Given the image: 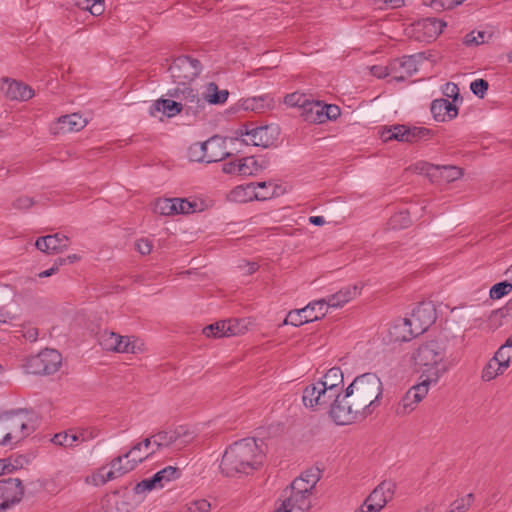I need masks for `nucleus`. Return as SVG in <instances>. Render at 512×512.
<instances>
[{"instance_id": "f257e3e1", "label": "nucleus", "mask_w": 512, "mask_h": 512, "mask_svg": "<svg viewBox=\"0 0 512 512\" xmlns=\"http://www.w3.org/2000/svg\"><path fill=\"white\" fill-rule=\"evenodd\" d=\"M383 384L375 373L357 376L344 391L345 409L337 410L338 417L348 424L370 416L381 404Z\"/></svg>"}, {"instance_id": "f03ea898", "label": "nucleus", "mask_w": 512, "mask_h": 512, "mask_svg": "<svg viewBox=\"0 0 512 512\" xmlns=\"http://www.w3.org/2000/svg\"><path fill=\"white\" fill-rule=\"evenodd\" d=\"M264 453L255 438H245L230 445L224 452L220 469L225 476L249 474L263 463Z\"/></svg>"}, {"instance_id": "7ed1b4c3", "label": "nucleus", "mask_w": 512, "mask_h": 512, "mask_svg": "<svg viewBox=\"0 0 512 512\" xmlns=\"http://www.w3.org/2000/svg\"><path fill=\"white\" fill-rule=\"evenodd\" d=\"M302 401L307 408L326 410L336 424L348 425V421L341 420L337 414V410L345 409L346 401L344 393L338 392L336 388L329 389L322 384H309L303 390Z\"/></svg>"}, {"instance_id": "20e7f679", "label": "nucleus", "mask_w": 512, "mask_h": 512, "mask_svg": "<svg viewBox=\"0 0 512 512\" xmlns=\"http://www.w3.org/2000/svg\"><path fill=\"white\" fill-rule=\"evenodd\" d=\"M445 357V347L435 340L420 344L412 355L415 365L422 371L421 377H430L434 381L448 370Z\"/></svg>"}, {"instance_id": "39448f33", "label": "nucleus", "mask_w": 512, "mask_h": 512, "mask_svg": "<svg viewBox=\"0 0 512 512\" xmlns=\"http://www.w3.org/2000/svg\"><path fill=\"white\" fill-rule=\"evenodd\" d=\"M31 415L24 409L0 413V445H13L35 430Z\"/></svg>"}, {"instance_id": "423d86ee", "label": "nucleus", "mask_w": 512, "mask_h": 512, "mask_svg": "<svg viewBox=\"0 0 512 512\" xmlns=\"http://www.w3.org/2000/svg\"><path fill=\"white\" fill-rule=\"evenodd\" d=\"M62 362L61 354L55 349H44L26 359L24 368L29 374L50 375L57 372Z\"/></svg>"}, {"instance_id": "0eeeda50", "label": "nucleus", "mask_w": 512, "mask_h": 512, "mask_svg": "<svg viewBox=\"0 0 512 512\" xmlns=\"http://www.w3.org/2000/svg\"><path fill=\"white\" fill-rule=\"evenodd\" d=\"M168 70L175 83L189 84L201 73L202 65L198 59L183 55L175 58Z\"/></svg>"}, {"instance_id": "6e6552de", "label": "nucleus", "mask_w": 512, "mask_h": 512, "mask_svg": "<svg viewBox=\"0 0 512 512\" xmlns=\"http://www.w3.org/2000/svg\"><path fill=\"white\" fill-rule=\"evenodd\" d=\"M325 305L326 300L321 299L309 303L302 309L290 311L287 314L284 323L291 324L294 326H301L305 323L316 321L325 316Z\"/></svg>"}, {"instance_id": "1a4fd4ad", "label": "nucleus", "mask_w": 512, "mask_h": 512, "mask_svg": "<svg viewBox=\"0 0 512 512\" xmlns=\"http://www.w3.org/2000/svg\"><path fill=\"white\" fill-rule=\"evenodd\" d=\"M153 445L155 446L154 453L163 448L169 447L173 444L184 446L192 439V434L184 426H179L174 430H160L152 435Z\"/></svg>"}, {"instance_id": "9d476101", "label": "nucleus", "mask_w": 512, "mask_h": 512, "mask_svg": "<svg viewBox=\"0 0 512 512\" xmlns=\"http://www.w3.org/2000/svg\"><path fill=\"white\" fill-rule=\"evenodd\" d=\"M408 319L414 328V335H421L435 322L436 310L431 303H421L413 309Z\"/></svg>"}, {"instance_id": "9b49d317", "label": "nucleus", "mask_w": 512, "mask_h": 512, "mask_svg": "<svg viewBox=\"0 0 512 512\" xmlns=\"http://www.w3.org/2000/svg\"><path fill=\"white\" fill-rule=\"evenodd\" d=\"M24 494L21 480L7 478L0 480V508L2 511L18 503Z\"/></svg>"}, {"instance_id": "f8f14e48", "label": "nucleus", "mask_w": 512, "mask_h": 512, "mask_svg": "<svg viewBox=\"0 0 512 512\" xmlns=\"http://www.w3.org/2000/svg\"><path fill=\"white\" fill-rule=\"evenodd\" d=\"M311 493H298L284 489L282 492V504L275 512H305L311 507L309 496Z\"/></svg>"}, {"instance_id": "ddd939ff", "label": "nucleus", "mask_w": 512, "mask_h": 512, "mask_svg": "<svg viewBox=\"0 0 512 512\" xmlns=\"http://www.w3.org/2000/svg\"><path fill=\"white\" fill-rule=\"evenodd\" d=\"M169 96L176 98L186 108V112L192 111L196 113L199 108L204 107L203 97L201 98L198 92L188 84L178 85L175 89L169 92Z\"/></svg>"}, {"instance_id": "4468645a", "label": "nucleus", "mask_w": 512, "mask_h": 512, "mask_svg": "<svg viewBox=\"0 0 512 512\" xmlns=\"http://www.w3.org/2000/svg\"><path fill=\"white\" fill-rule=\"evenodd\" d=\"M274 196V192H256L255 183H248L246 185H239L232 189L227 198L231 202L245 203L248 201L267 200Z\"/></svg>"}, {"instance_id": "2eb2a0df", "label": "nucleus", "mask_w": 512, "mask_h": 512, "mask_svg": "<svg viewBox=\"0 0 512 512\" xmlns=\"http://www.w3.org/2000/svg\"><path fill=\"white\" fill-rule=\"evenodd\" d=\"M35 246L46 254L61 253L68 248L69 238L60 233L42 236L36 240Z\"/></svg>"}, {"instance_id": "dca6fc26", "label": "nucleus", "mask_w": 512, "mask_h": 512, "mask_svg": "<svg viewBox=\"0 0 512 512\" xmlns=\"http://www.w3.org/2000/svg\"><path fill=\"white\" fill-rule=\"evenodd\" d=\"M392 484L382 482L379 484L365 500L364 507L373 511L379 512L392 497Z\"/></svg>"}, {"instance_id": "f3484780", "label": "nucleus", "mask_w": 512, "mask_h": 512, "mask_svg": "<svg viewBox=\"0 0 512 512\" xmlns=\"http://www.w3.org/2000/svg\"><path fill=\"white\" fill-rule=\"evenodd\" d=\"M206 149L207 163L218 162L230 155L226 150L225 139L215 135L204 142Z\"/></svg>"}, {"instance_id": "a211bd4d", "label": "nucleus", "mask_w": 512, "mask_h": 512, "mask_svg": "<svg viewBox=\"0 0 512 512\" xmlns=\"http://www.w3.org/2000/svg\"><path fill=\"white\" fill-rule=\"evenodd\" d=\"M431 113L438 122L451 120L458 115L457 107L447 99H435L431 103Z\"/></svg>"}, {"instance_id": "6ab92c4d", "label": "nucleus", "mask_w": 512, "mask_h": 512, "mask_svg": "<svg viewBox=\"0 0 512 512\" xmlns=\"http://www.w3.org/2000/svg\"><path fill=\"white\" fill-rule=\"evenodd\" d=\"M425 166H426L425 171L429 177H431V178L439 177L447 183L453 182V181L459 179L463 174L462 169L457 166H452V165L439 166V165H431V164H426Z\"/></svg>"}, {"instance_id": "aec40b11", "label": "nucleus", "mask_w": 512, "mask_h": 512, "mask_svg": "<svg viewBox=\"0 0 512 512\" xmlns=\"http://www.w3.org/2000/svg\"><path fill=\"white\" fill-rule=\"evenodd\" d=\"M154 454V451L147 452L144 456L135 457L133 456L131 459L125 458L123 456L115 457L111 462L110 466L119 476H122L132 470H134L139 463H142L144 460L148 459Z\"/></svg>"}, {"instance_id": "412c9836", "label": "nucleus", "mask_w": 512, "mask_h": 512, "mask_svg": "<svg viewBox=\"0 0 512 512\" xmlns=\"http://www.w3.org/2000/svg\"><path fill=\"white\" fill-rule=\"evenodd\" d=\"M241 135L246 136L243 139L246 145L266 148L273 143V138L269 135V128L267 126L246 130L245 133L241 132Z\"/></svg>"}, {"instance_id": "4be33fe9", "label": "nucleus", "mask_w": 512, "mask_h": 512, "mask_svg": "<svg viewBox=\"0 0 512 512\" xmlns=\"http://www.w3.org/2000/svg\"><path fill=\"white\" fill-rule=\"evenodd\" d=\"M87 124L86 119L77 113L70 115H64L58 118L57 125L55 127L56 133H69L77 132L83 129Z\"/></svg>"}, {"instance_id": "5701e85b", "label": "nucleus", "mask_w": 512, "mask_h": 512, "mask_svg": "<svg viewBox=\"0 0 512 512\" xmlns=\"http://www.w3.org/2000/svg\"><path fill=\"white\" fill-rule=\"evenodd\" d=\"M4 82L7 84L5 89V95L11 100L26 101L33 97V89L16 80L5 79Z\"/></svg>"}, {"instance_id": "b1692460", "label": "nucleus", "mask_w": 512, "mask_h": 512, "mask_svg": "<svg viewBox=\"0 0 512 512\" xmlns=\"http://www.w3.org/2000/svg\"><path fill=\"white\" fill-rule=\"evenodd\" d=\"M446 22L433 17L421 19L415 23L418 31H423L424 35L429 39L437 38L446 27Z\"/></svg>"}, {"instance_id": "393cba45", "label": "nucleus", "mask_w": 512, "mask_h": 512, "mask_svg": "<svg viewBox=\"0 0 512 512\" xmlns=\"http://www.w3.org/2000/svg\"><path fill=\"white\" fill-rule=\"evenodd\" d=\"M389 333L395 341L401 342L410 341L417 336L414 335V328L408 318L396 321L389 329Z\"/></svg>"}, {"instance_id": "a878e982", "label": "nucleus", "mask_w": 512, "mask_h": 512, "mask_svg": "<svg viewBox=\"0 0 512 512\" xmlns=\"http://www.w3.org/2000/svg\"><path fill=\"white\" fill-rule=\"evenodd\" d=\"M357 295V286L345 287L328 297L325 307L340 308Z\"/></svg>"}, {"instance_id": "bb28decb", "label": "nucleus", "mask_w": 512, "mask_h": 512, "mask_svg": "<svg viewBox=\"0 0 512 512\" xmlns=\"http://www.w3.org/2000/svg\"><path fill=\"white\" fill-rule=\"evenodd\" d=\"M183 109V104L178 101L170 99H159L151 107V115H155V112H162L168 117H173L180 113Z\"/></svg>"}, {"instance_id": "cd10ccee", "label": "nucleus", "mask_w": 512, "mask_h": 512, "mask_svg": "<svg viewBox=\"0 0 512 512\" xmlns=\"http://www.w3.org/2000/svg\"><path fill=\"white\" fill-rule=\"evenodd\" d=\"M314 384H322L329 389L336 388L338 392L343 391V374L340 368L333 367L327 371L323 378Z\"/></svg>"}, {"instance_id": "c85d7f7f", "label": "nucleus", "mask_w": 512, "mask_h": 512, "mask_svg": "<svg viewBox=\"0 0 512 512\" xmlns=\"http://www.w3.org/2000/svg\"><path fill=\"white\" fill-rule=\"evenodd\" d=\"M324 106L320 102H310L306 104L305 110L302 111L301 116L306 122L309 123H323L325 122Z\"/></svg>"}, {"instance_id": "c756f323", "label": "nucleus", "mask_w": 512, "mask_h": 512, "mask_svg": "<svg viewBox=\"0 0 512 512\" xmlns=\"http://www.w3.org/2000/svg\"><path fill=\"white\" fill-rule=\"evenodd\" d=\"M408 126L402 124H396L389 128H384L381 133V138L384 142L391 140H397L400 142H409L407 135Z\"/></svg>"}, {"instance_id": "7c9ffc66", "label": "nucleus", "mask_w": 512, "mask_h": 512, "mask_svg": "<svg viewBox=\"0 0 512 512\" xmlns=\"http://www.w3.org/2000/svg\"><path fill=\"white\" fill-rule=\"evenodd\" d=\"M228 95L227 90H219L218 86L214 82H211L207 86L203 101L204 103L209 102L210 104H223L226 102Z\"/></svg>"}, {"instance_id": "2f4dec72", "label": "nucleus", "mask_w": 512, "mask_h": 512, "mask_svg": "<svg viewBox=\"0 0 512 512\" xmlns=\"http://www.w3.org/2000/svg\"><path fill=\"white\" fill-rule=\"evenodd\" d=\"M181 476V470L174 466H167L162 470L155 473L152 477L159 485L158 488L164 487V485L170 481L176 480Z\"/></svg>"}, {"instance_id": "473e14b6", "label": "nucleus", "mask_w": 512, "mask_h": 512, "mask_svg": "<svg viewBox=\"0 0 512 512\" xmlns=\"http://www.w3.org/2000/svg\"><path fill=\"white\" fill-rule=\"evenodd\" d=\"M202 332L206 337L220 338L230 337L235 330L226 328V321H218L204 327Z\"/></svg>"}, {"instance_id": "72a5a7b5", "label": "nucleus", "mask_w": 512, "mask_h": 512, "mask_svg": "<svg viewBox=\"0 0 512 512\" xmlns=\"http://www.w3.org/2000/svg\"><path fill=\"white\" fill-rule=\"evenodd\" d=\"M122 336L111 331H103L99 336V344L106 351L117 352Z\"/></svg>"}, {"instance_id": "f704fd0d", "label": "nucleus", "mask_w": 512, "mask_h": 512, "mask_svg": "<svg viewBox=\"0 0 512 512\" xmlns=\"http://www.w3.org/2000/svg\"><path fill=\"white\" fill-rule=\"evenodd\" d=\"M505 370V368H502L501 363L497 362L492 357L483 368L481 379L486 382L491 381L495 379L498 375L503 374Z\"/></svg>"}, {"instance_id": "c9c22d12", "label": "nucleus", "mask_w": 512, "mask_h": 512, "mask_svg": "<svg viewBox=\"0 0 512 512\" xmlns=\"http://www.w3.org/2000/svg\"><path fill=\"white\" fill-rule=\"evenodd\" d=\"M420 397L415 395V393L409 389L404 397L402 398L399 406L397 408L398 413H408L414 410L415 405L420 402Z\"/></svg>"}, {"instance_id": "e433bc0d", "label": "nucleus", "mask_w": 512, "mask_h": 512, "mask_svg": "<svg viewBox=\"0 0 512 512\" xmlns=\"http://www.w3.org/2000/svg\"><path fill=\"white\" fill-rule=\"evenodd\" d=\"M512 345L508 344V339L505 341V343L496 351L493 358L501 363L502 368L507 369L510 366V362L512 359V352H511Z\"/></svg>"}, {"instance_id": "4c0bfd02", "label": "nucleus", "mask_w": 512, "mask_h": 512, "mask_svg": "<svg viewBox=\"0 0 512 512\" xmlns=\"http://www.w3.org/2000/svg\"><path fill=\"white\" fill-rule=\"evenodd\" d=\"M512 291V283L505 280L494 284L489 291V296L493 300L501 299Z\"/></svg>"}, {"instance_id": "58836bf2", "label": "nucleus", "mask_w": 512, "mask_h": 512, "mask_svg": "<svg viewBox=\"0 0 512 512\" xmlns=\"http://www.w3.org/2000/svg\"><path fill=\"white\" fill-rule=\"evenodd\" d=\"M241 170V175L250 176L255 175L258 171L262 170V165H259L257 160L254 157H246L241 159V164L239 166Z\"/></svg>"}, {"instance_id": "ea45409f", "label": "nucleus", "mask_w": 512, "mask_h": 512, "mask_svg": "<svg viewBox=\"0 0 512 512\" xmlns=\"http://www.w3.org/2000/svg\"><path fill=\"white\" fill-rule=\"evenodd\" d=\"M155 210L161 215L169 216L174 215L177 212V208L175 206V198L171 199H161L156 202Z\"/></svg>"}, {"instance_id": "a19ab883", "label": "nucleus", "mask_w": 512, "mask_h": 512, "mask_svg": "<svg viewBox=\"0 0 512 512\" xmlns=\"http://www.w3.org/2000/svg\"><path fill=\"white\" fill-rule=\"evenodd\" d=\"M284 103L291 107H299L304 111L306 104H309L310 101L307 99L306 95L294 92L285 96Z\"/></svg>"}, {"instance_id": "79ce46f5", "label": "nucleus", "mask_w": 512, "mask_h": 512, "mask_svg": "<svg viewBox=\"0 0 512 512\" xmlns=\"http://www.w3.org/2000/svg\"><path fill=\"white\" fill-rule=\"evenodd\" d=\"M474 501V494L469 493L465 497L456 499L451 505L448 512H466Z\"/></svg>"}, {"instance_id": "37998d69", "label": "nucleus", "mask_w": 512, "mask_h": 512, "mask_svg": "<svg viewBox=\"0 0 512 512\" xmlns=\"http://www.w3.org/2000/svg\"><path fill=\"white\" fill-rule=\"evenodd\" d=\"M52 442L55 445L63 446V447H72L75 442H77V437L75 433L70 432H60L53 436Z\"/></svg>"}, {"instance_id": "c03bdc74", "label": "nucleus", "mask_w": 512, "mask_h": 512, "mask_svg": "<svg viewBox=\"0 0 512 512\" xmlns=\"http://www.w3.org/2000/svg\"><path fill=\"white\" fill-rule=\"evenodd\" d=\"M205 146V143L202 142V143H196V144H193L192 146H190L189 148V158L190 160L192 161H196V162H206L207 163V158H206V149L204 148Z\"/></svg>"}, {"instance_id": "a18cd8bd", "label": "nucleus", "mask_w": 512, "mask_h": 512, "mask_svg": "<svg viewBox=\"0 0 512 512\" xmlns=\"http://www.w3.org/2000/svg\"><path fill=\"white\" fill-rule=\"evenodd\" d=\"M176 214L194 213L197 209V202L185 198H175Z\"/></svg>"}, {"instance_id": "49530a36", "label": "nucleus", "mask_w": 512, "mask_h": 512, "mask_svg": "<svg viewBox=\"0 0 512 512\" xmlns=\"http://www.w3.org/2000/svg\"><path fill=\"white\" fill-rule=\"evenodd\" d=\"M267 97H259V98H249V99H246L243 101V108L245 110H251V111H254V112H262L267 104L265 103Z\"/></svg>"}, {"instance_id": "de8ad7c7", "label": "nucleus", "mask_w": 512, "mask_h": 512, "mask_svg": "<svg viewBox=\"0 0 512 512\" xmlns=\"http://www.w3.org/2000/svg\"><path fill=\"white\" fill-rule=\"evenodd\" d=\"M431 135V130L425 127H409L407 135L409 138L408 143H414L419 141L420 139L428 138Z\"/></svg>"}, {"instance_id": "09e8293b", "label": "nucleus", "mask_w": 512, "mask_h": 512, "mask_svg": "<svg viewBox=\"0 0 512 512\" xmlns=\"http://www.w3.org/2000/svg\"><path fill=\"white\" fill-rule=\"evenodd\" d=\"M211 505L206 499L193 500L186 504L184 512H210Z\"/></svg>"}, {"instance_id": "8fccbe9b", "label": "nucleus", "mask_w": 512, "mask_h": 512, "mask_svg": "<svg viewBox=\"0 0 512 512\" xmlns=\"http://www.w3.org/2000/svg\"><path fill=\"white\" fill-rule=\"evenodd\" d=\"M489 36L490 35H488V37ZM486 37H487V34L484 31H478V32L472 31V32L466 34V36L464 37L463 43L466 46L483 44L486 42Z\"/></svg>"}, {"instance_id": "3c124183", "label": "nucleus", "mask_w": 512, "mask_h": 512, "mask_svg": "<svg viewBox=\"0 0 512 512\" xmlns=\"http://www.w3.org/2000/svg\"><path fill=\"white\" fill-rule=\"evenodd\" d=\"M158 486L159 485L156 483L154 478L151 477V478L143 479L142 481L137 483L135 485V487L133 488V491L135 494H142L145 492H150L153 489L158 488Z\"/></svg>"}, {"instance_id": "603ef678", "label": "nucleus", "mask_w": 512, "mask_h": 512, "mask_svg": "<svg viewBox=\"0 0 512 512\" xmlns=\"http://www.w3.org/2000/svg\"><path fill=\"white\" fill-rule=\"evenodd\" d=\"M151 447L155 446L153 445V438L152 435L150 437L145 438L143 441L136 443L131 447V449L124 454L125 458H129L131 455H134L137 451L145 450L148 451Z\"/></svg>"}, {"instance_id": "864d4df0", "label": "nucleus", "mask_w": 512, "mask_h": 512, "mask_svg": "<svg viewBox=\"0 0 512 512\" xmlns=\"http://www.w3.org/2000/svg\"><path fill=\"white\" fill-rule=\"evenodd\" d=\"M321 471L319 469H309L300 475V478L305 480L309 488H315L317 482L320 480Z\"/></svg>"}, {"instance_id": "5fc2aeb1", "label": "nucleus", "mask_w": 512, "mask_h": 512, "mask_svg": "<svg viewBox=\"0 0 512 512\" xmlns=\"http://www.w3.org/2000/svg\"><path fill=\"white\" fill-rule=\"evenodd\" d=\"M437 382L438 381L430 380V377H425L422 380V382H420L417 385H414L410 389L415 393V395L420 397V400H422L427 395V393H428L429 385L431 383H437Z\"/></svg>"}, {"instance_id": "6e6d98bb", "label": "nucleus", "mask_w": 512, "mask_h": 512, "mask_svg": "<svg viewBox=\"0 0 512 512\" xmlns=\"http://www.w3.org/2000/svg\"><path fill=\"white\" fill-rule=\"evenodd\" d=\"M488 87V82L484 79H476L470 84L471 91L480 98L484 97Z\"/></svg>"}, {"instance_id": "4d7b16f0", "label": "nucleus", "mask_w": 512, "mask_h": 512, "mask_svg": "<svg viewBox=\"0 0 512 512\" xmlns=\"http://www.w3.org/2000/svg\"><path fill=\"white\" fill-rule=\"evenodd\" d=\"M285 489L298 491V493H311L313 490V488H309L308 483L301 479L300 476L295 478L290 486L286 487Z\"/></svg>"}, {"instance_id": "13d9d810", "label": "nucleus", "mask_w": 512, "mask_h": 512, "mask_svg": "<svg viewBox=\"0 0 512 512\" xmlns=\"http://www.w3.org/2000/svg\"><path fill=\"white\" fill-rule=\"evenodd\" d=\"M117 353H136V344L132 337L122 336Z\"/></svg>"}, {"instance_id": "bf43d9fd", "label": "nucleus", "mask_w": 512, "mask_h": 512, "mask_svg": "<svg viewBox=\"0 0 512 512\" xmlns=\"http://www.w3.org/2000/svg\"><path fill=\"white\" fill-rule=\"evenodd\" d=\"M443 94L448 98H452L453 102L457 101L460 97L458 86L451 82H448L444 85Z\"/></svg>"}, {"instance_id": "052dcab7", "label": "nucleus", "mask_w": 512, "mask_h": 512, "mask_svg": "<svg viewBox=\"0 0 512 512\" xmlns=\"http://www.w3.org/2000/svg\"><path fill=\"white\" fill-rule=\"evenodd\" d=\"M34 200L33 198H30L28 196H20L17 199H15L12 203V206L15 209L19 210H25L33 206Z\"/></svg>"}, {"instance_id": "680f3d73", "label": "nucleus", "mask_w": 512, "mask_h": 512, "mask_svg": "<svg viewBox=\"0 0 512 512\" xmlns=\"http://www.w3.org/2000/svg\"><path fill=\"white\" fill-rule=\"evenodd\" d=\"M75 435L77 437V442H86L89 440H92L97 437L98 432L94 429H82L78 432H75Z\"/></svg>"}, {"instance_id": "e2e57ef3", "label": "nucleus", "mask_w": 512, "mask_h": 512, "mask_svg": "<svg viewBox=\"0 0 512 512\" xmlns=\"http://www.w3.org/2000/svg\"><path fill=\"white\" fill-rule=\"evenodd\" d=\"M240 164H241V159L224 163L223 167H222V171L226 174L241 175V170L239 169Z\"/></svg>"}, {"instance_id": "0e129e2a", "label": "nucleus", "mask_w": 512, "mask_h": 512, "mask_svg": "<svg viewBox=\"0 0 512 512\" xmlns=\"http://www.w3.org/2000/svg\"><path fill=\"white\" fill-rule=\"evenodd\" d=\"M380 9H396L404 5L403 0H374Z\"/></svg>"}, {"instance_id": "69168bd1", "label": "nucleus", "mask_w": 512, "mask_h": 512, "mask_svg": "<svg viewBox=\"0 0 512 512\" xmlns=\"http://www.w3.org/2000/svg\"><path fill=\"white\" fill-rule=\"evenodd\" d=\"M135 246H136V249L138 250V252L142 255H147L152 250V243L150 240H148L146 238L139 239L136 242Z\"/></svg>"}, {"instance_id": "338daca9", "label": "nucleus", "mask_w": 512, "mask_h": 512, "mask_svg": "<svg viewBox=\"0 0 512 512\" xmlns=\"http://www.w3.org/2000/svg\"><path fill=\"white\" fill-rule=\"evenodd\" d=\"M325 121L326 120H335L338 116H340V108L336 105H325L324 106Z\"/></svg>"}, {"instance_id": "774afa93", "label": "nucleus", "mask_w": 512, "mask_h": 512, "mask_svg": "<svg viewBox=\"0 0 512 512\" xmlns=\"http://www.w3.org/2000/svg\"><path fill=\"white\" fill-rule=\"evenodd\" d=\"M89 12L93 16H100L105 11V1L104 0H93L92 4L89 6Z\"/></svg>"}]
</instances>
